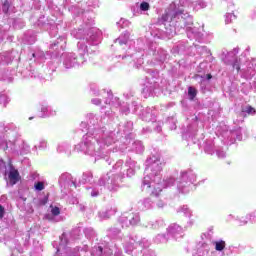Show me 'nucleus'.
<instances>
[{
	"label": "nucleus",
	"instance_id": "f257e3e1",
	"mask_svg": "<svg viewBox=\"0 0 256 256\" xmlns=\"http://www.w3.org/2000/svg\"><path fill=\"white\" fill-rule=\"evenodd\" d=\"M87 117L89 131L75 146V150L96 159H105L111 151L107 148L115 143V133L101 127V119L97 115L89 114Z\"/></svg>",
	"mask_w": 256,
	"mask_h": 256
},
{
	"label": "nucleus",
	"instance_id": "f03ea898",
	"mask_svg": "<svg viewBox=\"0 0 256 256\" xmlns=\"http://www.w3.org/2000/svg\"><path fill=\"white\" fill-rule=\"evenodd\" d=\"M165 162L161 160L159 154H153L146 160L145 177L142 182L143 191H147L150 195L158 197L163 191L161 188V171Z\"/></svg>",
	"mask_w": 256,
	"mask_h": 256
},
{
	"label": "nucleus",
	"instance_id": "7ed1b4c3",
	"mask_svg": "<svg viewBox=\"0 0 256 256\" xmlns=\"http://www.w3.org/2000/svg\"><path fill=\"white\" fill-rule=\"evenodd\" d=\"M119 179V174L108 172L99 179L98 183H90V186L86 187L87 195L99 197L102 187H105L108 191H117L119 189Z\"/></svg>",
	"mask_w": 256,
	"mask_h": 256
},
{
	"label": "nucleus",
	"instance_id": "20e7f679",
	"mask_svg": "<svg viewBox=\"0 0 256 256\" xmlns=\"http://www.w3.org/2000/svg\"><path fill=\"white\" fill-rule=\"evenodd\" d=\"M180 17L181 19H189V23H191L189 2L187 0H179L178 3L170 4L168 10L162 16V23H171Z\"/></svg>",
	"mask_w": 256,
	"mask_h": 256
},
{
	"label": "nucleus",
	"instance_id": "39448f33",
	"mask_svg": "<svg viewBox=\"0 0 256 256\" xmlns=\"http://www.w3.org/2000/svg\"><path fill=\"white\" fill-rule=\"evenodd\" d=\"M197 181V175L193 171L182 172L177 181V189L179 193L187 194L191 191L192 183Z\"/></svg>",
	"mask_w": 256,
	"mask_h": 256
},
{
	"label": "nucleus",
	"instance_id": "423d86ee",
	"mask_svg": "<svg viewBox=\"0 0 256 256\" xmlns=\"http://www.w3.org/2000/svg\"><path fill=\"white\" fill-rule=\"evenodd\" d=\"M143 57H145V50H128L126 55L122 56V63L125 65H132L133 67H141L143 65Z\"/></svg>",
	"mask_w": 256,
	"mask_h": 256
},
{
	"label": "nucleus",
	"instance_id": "0eeeda50",
	"mask_svg": "<svg viewBox=\"0 0 256 256\" xmlns=\"http://www.w3.org/2000/svg\"><path fill=\"white\" fill-rule=\"evenodd\" d=\"M101 41V32L97 28H92L89 33L88 37L85 39H81L78 42V49L80 51V55H83V53H87V45L85 43H88V45H99Z\"/></svg>",
	"mask_w": 256,
	"mask_h": 256
},
{
	"label": "nucleus",
	"instance_id": "6e6552de",
	"mask_svg": "<svg viewBox=\"0 0 256 256\" xmlns=\"http://www.w3.org/2000/svg\"><path fill=\"white\" fill-rule=\"evenodd\" d=\"M233 69H236L237 73H242L243 77L245 79H251L252 77H255L256 73V62H249L247 65V68H241V59H235L234 63H232Z\"/></svg>",
	"mask_w": 256,
	"mask_h": 256
},
{
	"label": "nucleus",
	"instance_id": "1a4fd4ad",
	"mask_svg": "<svg viewBox=\"0 0 256 256\" xmlns=\"http://www.w3.org/2000/svg\"><path fill=\"white\" fill-rule=\"evenodd\" d=\"M141 221L139 213L125 212L119 218V223L122 227H131V225H138Z\"/></svg>",
	"mask_w": 256,
	"mask_h": 256
},
{
	"label": "nucleus",
	"instance_id": "9d476101",
	"mask_svg": "<svg viewBox=\"0 0 256 256\" xmlns=\"http://www.w3.org/2000/svg\"><path fill=\"white\" fill-rule=\"evenodd\" d=\"M83 57L78 58L75 53H68L64 56L63 65L65 69H73V67H77V65H81L84 63Z\"/></svg>",
	"mask_w": 256,
	"mask_h": 256
},
{
	"label": "nucleus",
	"instance_id": "9b49d317",
	"mask_svg": "<svg viewBox=\"0 0 256 256\" xmlns=\"http://www.w3.org/2000/svg\"><path fill=\"white\" fill-rule=\"evenodd\" d=\"M150 55H153L154 59L156 61H159V63H165L167 61V57L169 54H167V51H165L162 48L157 49V44H151L149 48Z\"/></svg>",
	"mask_w": 256,
	"mask_h": 256
},
{
	"label": "nucleus",
	"instance_id": "f8f14e48",
	"mask_svg": "<svg viewBox=\"0 0 256 256\" xmlns=\"http://www.w3.org/2000/svg\"><path fill=\"white\" fill-rule=\"evenodd\" d=\"M57 115V108L53 106H49L47 104H42L40 106V111L38 113V117L41 119H47L49 117H55Z\"/></svg>",
	"mask_w": 256,
	"mask_h": 256
},
{
	"label": "nucleus",
	"instance_id": "ddd939ff",
	"mask_svg": "<svg viewBox=\"0 0 256 256\" xmlns=\"http://www.w3.org/2000/svg\"><path fill=\"white\" fill-rule=\"evenodd\" d=\"M202 241H200L198 244H197V252H198V255H201V256H207L209 255V251H211V246L209 245V242H207V235L203 234L202 236Z\"/></svg>",
	"mask_w": 256,
	"mask_h": 256
},
{
	"label": "nucleus",
	"instance_id": "4468645a",
	"mask_svg": "<svg viewBox=\"0 0 256 256\" xmlns=\"http://www.w3.org/2000/svg\"><path fill=\"white\" fill-rule=\"evenodd\" d=\"M168 235H171L174 239H181L183 237V227L179 224H171L167 228Z\"/></svg>",
	"mask_w": 256,
	"mask_h": 256
},
{
	"label": "nucleus",
	"instance_id": "2eb2a0df",
	"mask_svg": "<svg viewBox=\"0 0 256 256\" xmlns=\"http://www.w3.org/2000/svg\"><path fill=\"white\" fill-rule=\"evenodd\" d=\"M115 213H117V208L115 206H108L98 213V217L102 220L111 219Z\"/></svg>",
	"mask_w": 256,
	"mask_h": 256
},
{
	"label": "nucleus",
	"instance_id": "dca6fc26",
	"mask_svg": "<svg viewBox=\"0 0 256 256\" xmlns=\"http://www.w3.org/2000/svg\"><path fill=\"white\" fill-rule=\"evenodd\" d=\"M21 179L19 176V171L13 167V165H10V170L8 172V180L9 185H17V182Z\"/></svg>",
	"mask_w": 256,
	"mask_h": 256
},
{
	"label": "nucleus",
	"instance_id": "f3484780",
	"mask_svg": "<svg viewBox=\"0 0 256 256\" xmlns=\"http://www.w3.org/2000/svg\"><path fill=\"white\" fill-rule=\"evenodd\" d=\"M59 215H61V209H59V207L57 206H50V213L45 215V218L48 221H53V222H57L59 220H57V217H59Z\"/></svg>",
	"mask_w": 256,
	"mask_h": 256
},
{
	"label": "nucleus",
	"instance_id": "a211bd4d",
	"mask_svg": "<svg viewBox=\"0 0 256 256\" xmlns=\"http://www.w3.org/2000/svg\"><path fill=\"white\" fill-rule=\"evenodd\" d=\"M186 33L189 39H196V41H200L201 37H203V34L199 32V29L191 26L186 27Z\"/></svg>",
	"mask_w": 256,
	"mask_h": 256
},
{
	"label": "nucleus",
	"instance_id": "6ab92c4d",
	"mask_svg": "<svg viewBox=\"0 0 256 256\" xmlns=\"http://www.w3.org/2000/svg\"><path fill=\"white\" fill-rule=\"evenodd\" d=\"M126 165L128 167L125 169L127 177H133L135 175V171L140 168L139 165H137V162L131 159L126 162Z\"/></svg>",
	"mask_w": 256,
	"mask_h": 256
},
{
	"label": "nucleus",
	"instance_id": "aec40b11",
	"mask_svg": "<svg viewBox=\"0 0 256 256\" xmlns=\"http://www.w3.org/2000/svg\"><path fill=\"white\" fill-rule=\"evenodd\" d=\"M93 95L96 97H103L106 105H111V100L113 99V94L111 92H106L105 90H93Z\"/></svg>",
	"mask_w": 256,
	"mask_h": 256
},
{
	"label": "nucleus",
	"instance_id": "412c9836",
	"mask_svg": "<svg viewBox=\"0 0 256 256\" xmlns=\"http://www.w3.org/2000/svg\"><path fill=\"white\" fill-rule=\"evenodd\" d=\"M138 207L141 211H149V209H153V201L151 198H144L138 202Z\"/></svg>",
	"mask_w": 256,
	"mask_h": 256
},
{
	"label": "nucleus",
	"instance_id": "4be33fe9",
	"mask_svg": "<svg viewBox=\"0 0 256 256\" xmlns=\"http://www.w3.org/2000/svg\"><path fill=\"white\" fill-rule=\"evenodd\" d=\"M242 131L243 129L241 128L232 131H227L226 133L223 134V137H229V135H231V139H235V141H242Z\"/></svg>",
	"mask_w": 256,
	"mask_h": 256
},
{
	"label": "nucleus",
	"instance_id": "5701e85b",
	"mask_svg": "<svg viewBox=\"0 0 256 256\" xmlns=\"http://www.w3.org/2000/svg\"><path fill=\"white\" fill-rule=\"evenodd\" d=\"M5 245H7V247H10L13 253H15V251H17V253H23V248L19 243H17L16 240H8L7 242H5Z\"/></svg>",
	"mask_w": 256,
	"mask_h": 256
},
{
	"label": "nucleus",
	"instance_id": "b1692460",
	"mask_svg": "<svg viewBox=\"0 0 256 256\" xmlns=\"http://www.w3.org/2000/svg\"><path fill=\"white\" fill-rule=\"evenodd\" d=\"M65 247H67V234H62L60 236V244L54 256H59L60 253H63V251H65Z\"/></svg>",
	"mask_w": 256,
	"mask_h": 256
},
{
	"label": "nucleus",
	"instance_id": "393cba45",
	"mask_svg": "<svg viewBox=\"0 0 256 256\" xmlns=\"http://www.w3.org/2000/svg\"><path fill=\"white\" fill-rule=\"evenodd\" d=\"M135 239L127 237L124 239V249L126 253H131L135 249Z\"/></svg>",
	"mask_w": 256,
	"mask_h": 256
},
{
	"label": "nucleus",
	"instance_id": "a878e982",
	"mask_svg": "<svg viewBox=\"0 0 256 256\" xmlns=\"http://www.w3.org/2000/svg\"><path fill=\"white\" fill-rule=\"evenodd\" d=\"M112 173H115L116 175H125V169L123 170V160H119L116 162V164L113 166Z\"/></svg>",
	"mask_w": 256,
	"mask_h": 256
},
{
	"label": "nucleus",
	"instance_id": "bb28decb",
	"mask_svg": "<svg viewBox=\"0 0 256 256\" xmlns=\"http://www.w3.org/2000/svg\"><path fill=\"white\" fill-rule=\"evenodd\" d=\"M214 249L217 251L216 253H223L225 247H227V243L224 240H217L212 242Z\"/></svg>",
	"mask_w": 256,
	"mask_h": 256
},
{
	"label": "nucleus",
	"instance_id": "cd10ccee",
	"mask_svg": "<svg viewBox=\"0 0 256 256\" xmlns=\"http://www.w3.org/2000/svg\"><path fill=\"white\" fill-rule=\"evenodd\" d=\"M59 183H62L63 185H73V187H77L73 180H71V175L69 174H62L60 176Z\"/></svg>",
	"mask_w": 256,
	"mask_h": 256
},
{
	"label": "nucleus",
	"instance_id": "c85d7f7f",
	"mask_svg": "<svg viewBox=\"0 0 256 256\" xmlns=\"http://www.w3.org/2000/svg\"><path fill=\"white\" fill-rule=\"evenodd\" d=\"M165 225V222L161 219H158L156 221H150L148 225H145V227H149V229H160V227H163Z\"/></svg>",
	"mask_w": 256,
	"mask_h": 256
},
{
	"label": "nucleus",
	"instance_id": "c756f323",
	"mask_svg": "<svg viewBox=\"0 0 256 256\" xmlns=\"http://www.w3.org/2000/svg\"><path fill=\"white\" fill-rule=\"evenodd\" d=\"M178 213H182L184 217H188V219H191L193 217V211L188 206H181L178 210Z\"/></svg>",
	"mask_w": 256,
	"mask_h": 256
},
{
	"label": "nucleus",
	"instance_id": "7c9ffc66",
	"mask_svg": "<svg viewBox=\"0 0 256 256\" xmlns=\"http://www.w3.org/2000/svg\"><path fill=\"white\" fill-rule=\"evenodd\" d=\"M9 29V25H6L3 29L0 28V41H3V33ZM0 63H9V60L5 55L0 54Z\"/></svg>",
	"mask_w": 256,
	"mask_h": 256
},
{
	"label": "nucleus",
	"instance_id": "2f4dec72",
	"mask_svg": "<svg viewBox=\"0 0 256 256\" xmlns=\"http://www.w3.org/2000/svg\"><path fill=\"white\" fill-rule=\"evenodd\" d=\"M142 119L143 121H153V110H151V108H146L143 112H142Z\"/></svg>",
	"mask_w": 256,
	"mask_h": 256
},
{
	"label": "nucleus",
	"instance_id": "473e14b6",
	"mask_svg": "<svg viewBox=\"0 0 256 256\" xmlns=\"http://www.w3.org/2000/svg\"><path fill=\"white\" fill-rule=\"evenodd\" d=\"M58 153H66L67 155H71V146L67 143H62L57 148Z\"/></svg>",
	"mask_w": 256,
	"mask_h": 256
},
{
	"label": "nucleus",
	"instance_id": "72a5a7b5",
	"mask_svg": "<svg viewBox=\"0 0 256 256\" xmlns=\"http://www.w3.org/2000/svg\"><path fill=\"white\" fill-rule=\"evenodd\" d=\"M0 149H2L3 151H7V149H9V143L7 141H2L0 143ZM4 169H5V162H3V160H0V173Z\"/></svg>",
	"mask_w": 256,
	"mask_h": 256
},
{
	"label": "nucleus",
	"instance_id": "f704fd0d",
	"mask_svg": "<svg viewBox=\"0 0 256 256\" xmlns=\"http://www.w3.org/2000/svg\"><path fill=\"white\" fill-rule=\"evenodd\" d=\"M242 113L243 115H251L252 117L256 115V109L252 107L251 105H246L242 107Z\"/></svg>",
	"mask_w": 256,
	"mask_h": 256
},
{
	"label": "nucleus",
	"instance_id": "c9c22d12",
	"mask_svg": "<svg viewBox=\"0 0 256 256\" xmlns=\"http://www.w3.org/2000/svg\"><path fill=\"white\" fill-rule=\"evenodd\" d=\"M132 149L136 153H143V151H145V147H143V143H141V141H135L132 144Z\"/></svg>",
	"mask_w": 256,
	"mask_h": 256
},
{
	"label": "nucleus",
	"instance_id": "e433bc0d",
	"mask_svg": "<svg viewBox=\"0 0 256 256\" xmlns=\"http://www.w3.org/2000/svg\"><path fill=\"white\" fill-rule=\"evenodd\" d=\"M39 149L40 151H45L47 149V140L45 139H40L38 146H34L33 150L37 151Z\"/></svg>",
	"mask_w": 256,
	"mask_h": 256
},
{
	"label": "nucleus",
	"instance_id": "4c0bfd02",
	"mask_svg": "<svg viewBox=\"0 0 256 256\" xmlns=\"http://www.w3.org/2000/svg\"><path fill=\"white\" fill-rule=\"evenodd\" d=\"M129 41V33L124 34V36H120L118 39H116L115 43H119L120 45H127V42Z\"/></svg>",
	"mask_w": 256,
	"mask_h": 256
},
{
	"label": "nucleus",
	"instance_id": "58836bf2",
	"mask_svg": "<svg viewBox=\"0 0 256 256\" xmlns=\"http://www.w3.org/2000/svg\"><path fill=\"white\" fill-rule=\"evenodd\" d=\"M30 151H31V146H29L27 142H22L21 150H20L21 155H27V153H30Z\"/></svg>",
	"mask_w": 256,
	"mask_h": 256
},
{
	"label": "nucleus",
	"instance_id": "ea45409f",
	"mask_svg": "<svg viewBox=\"0 0 256 256\" xmlns=\"http://www.w3.org/2000/svg\"><path fill=\"white\" fill-rule=\"evenodd\" d=\"M237 19V16L233 13H226L225 15V23L229 25V23H233Z\"/></svg>",
	"mask_w": 256,
	"mask_h": 256
},
{
	"label": "nucleus",
	"instance_id": "a19ab883",
	"mask_svg": "<svg viewBox=\"0 0 256 256\" xmlns=\"http://www.w3.org/2000/svg\"><path fill=\"white\" fill-rule=\"evenodd\" d=\"M167 235L165 234H158L155 238L154 241L155 243H167Z\"/></svg>",
	"mask_w": 256,
	"mask_h": 256
},
{
	"label": "nucleus",
	"instance_id": "79ce46f5",
	"mask_svg": "<svg viewBox=\"0 0 256 256\" xmlns=\"http://www.w3.org/2000/svg\"><path fill=\"white\" fill-rule=\"evenodd\" d=\"M214 147H215V143L206 142L205 147H204V150H205L209 155H213V153H214V151H213Z\"/></svg>",
	"mask_w": 256,
	"mask_h": 256
},
{
	"label": "nucleus",
	"instance_id": "37998d69",
	"mask_svg": "<svg viewBox=\"0 0 256 256\" xmlns=\"http://www.w3.org/2000/svg\"><path fill=\"white\" fill-rule=\"evenodd\" d=\"M93 181V174L91 173H84L82 176V183H91Z\"/></svg>",
	"mask_w": 256,
	"mask_h": 256
},
{
	"label": "nucleus",
	"instance_id": "c03bdc74",
	"mask_svg": "<svg viewBox=\"0 0 256 256\" xmlns=\"http://www.w3.org/2000/svg\"><path fill=\"white\" fill-rule=\"evenodd\" d=\"M7 103H9V97H7L6 94L0 93V105L7 107Z\"/></svg>",
	"mask_w": 256,
	"mask_h": 256
},
{
	"label": "nucleus",
	"instance_id": "a18cd8bd",
	"mask_svg": "<svg viewBox=\"0 0 256 256\" xmlns=\"http://www.w3.org/2000/svg\"><path fill=\"white\" fill-rule=\"evenodd\" d=\"M84 235L85 237H87V239H91V237L95 236V231L93 230V228H85Z\"/></svg>",
	"mask_w": 256,
	"mask_h": 256
},
{
	"label": "nucleus",
	"instance_id": "49530a36",
	"mask_svg": "<svg viewBox=\"0 0 256 256\" xmlns=\"http://www.w3.org/2000/svg\"><path fill=\"white\" fill-rule=\"evenodd\" d=\"M174 183H175V177H170L164 180L165 187H173Z\"/></svg>",
	"mask_w": 256,
	"mask_h": 256
},
{
	"label": "nucleus",
	"instance_id": "de8ad7c7",
	"mask_svg": "<svg viewBox=\"0 0 256 256\" xmlns=\"http://www.w3.org/2000/svg\"><path fill=\"white\" fill-rule=\"evenodd\" d=\"M216 155L219 159H225L227 157V153L221 148L216 150Z\"/></svg>",
	"mask_w": 256,
	"mask_h": 256
},
{
	"label": "nucleus",
	"instance_id": "09e8293b",
	"mask_svg": "<svg viewBox=\"0 0 256 256\" xmlns=\"http://www.w3.org/2000/svg\"><path fill=\"white\" fill-rule=\"evenodd\" d=\"M34 189H35L36 191H43V189H45V183H43V182H41V181L36 182V183L34 184Z\"/></svg>",
	"mask_w": 256,
	"mask_h": 256
},
{
	"label": "nucleus",
	"instance_id": "8fccbe9b",
	"mask_svg": "<svg viewBox=\"0 0 256 256\" xmlns=\"http://www.w3.org/2000/svg\"><path fill=\"white\" fill-rule=\"evenodd\" d=\"M188 95H189L190 99H195V97L197 96V90L193 87H189Z\"/></svg>",
	"mask_w": 256,
	"mask_h": 256
},
{
	"label": "nucleus",
	"instance_id": "3c124183",
	"mask_svg": "<svg viewBox=\"0 0 256 256\" xmlns=\"http://www.w3.org/2000/svg\"><path fill=\"white\" fill-rule=\"evenodd\" d=\"M93 256H103V248L98 246L95 250L92 251Z\"/></svg>",
	"mask_w": 256,
	"mask_h": 256
},
{
	"label": "nucleus",
	"instance_id": "603ef678",
	"mask_svg": "<svg viewBox=\"0 0 256 256\" xmlns=\"http://www.w3.org/2000/svg\"><path fill=\"white\" fill-rule=\"evenodd\" d=\"M11 3L9 2V0H5L3 5H2V11L3 13H9V7H10Z\"/></svg>",
	"mask_w": 256,
	"mask_h": 256
},
{
	"label": "nucleus",
	"instance_id": "864d4df0",
	"mask_svg": "<svg viewBox=\"0 0 256 256\" xmlns=\"http://www.w3.org/2000/svg\"><path fill=\"white\" fill-rule=\"evenodd\" d=\"M138 245H139V247H142V248L149 247V240L143 238L138 241Z\"/></svg>",
	"mask_w": 256,
	"mask_h": 256
},
{
	"label": "nucleus",
	"instance_id": "5fc2aeb1",
	"mask_svg": "<svg viewBox=\"0 0 256 256\" xmlns=\"http://www.w3.org/2000/svg\"><path fill=\"white\" fill-rule=\"evenodd\" d=\"M246 219H249V221H251V223H256V210L253 211L252 213L248 214L246 216Z\"/></svg>",
	"mask_w": 256,
	"mask_h": 256
},
{
	"label": "nucleus",
	"instance_id": "6e6d98bb",
	"mask_svg": "<svg viewBox=\"0 0 256 256\" xmlns=\"http://www.w3.org/2000/svg\"><path fill=\"white\" fill-rule=\"evenodd\" d=\"M67 256H79V248H74L73 251L67 250Z\"/></svg>",
	"mask_w": 256,
	"mask_h": 256
},
{
	"label": "nucleus",
	"instance_id": "4d7b16f0",
	"mask_svg": "<svg viewBox=\"0 0 256 256\" xmlns=\"http://www.w3.org/2000/svg\"><path fill=\"white\" fill-rule=\"evenodd\" d=\"M133 130V122L129 121L125 124L124 133H129V131Z\"/></svg>",
	"mask_w": 256,
	"mask_h": 256
},
{
	"label": "nucleus",
	"instance_id": "13d9d810",
	"mask_svg": "<svg viewBox=\"0 0 256 256\" xmlns=\"http://www.w3.org/2000/svg\"><path fill=\"white\" fill-rule=\"evenodd\" d=\"M239 221V216H235L233 214H229L228 216H226V221L227 223H229L230 221Z\"/></svg>",
	"mask_w": 256,
	"mask_h": 256
},
{
	"label": "nucleus",
	"instance_id": "bf43d9fd",
	"mask_svg": "<svg viewBox=\"0 0 256 256\" xmlns=\"http://www.w3.org/2000/svg\"><path fill=\"white\" fill-rule=\"evenodd\" d=\"M197 7L198 9H205V7H207V2L203 0H199L197 2Z\"/></svg>",
	"mask_w": 256,
	"mask_h": 256
},
{
	"label": "nucleus",
	"instance_id": "052dcab7",
	"mask_svg": "<svg viewBox=\"0 0 256 256\" xmlns=\"http://www.w3.org/2000/svg\"><path fill=\"white\" fill-rule=\"evenodd\" d=\"M140 9H141V11H149V3H147V2H142V3L140 4Z\"/></svg>",
	"mask_w": 256,
	"mask_h": 256
},
{
	"label": "nucleus",
	"instance_id": "680f3d73",
	"mask_svg": "<svg viewBox=\"0 0 256 256\" xmlns=\"http://www.w3.org/2000/svg\"><path fill=\"white\" fill-rule=\"evenodd\" d=\"M119 233H121V230L119 228H111L110 229L111 235H119Z\"/></svg>",
	"mask_w": 256,
	"mask_h": 256
},
{
	"label": "nucleus",
	"instance_id": "e2e57ef3",
	"mask_svg": "<svg viewBox=\"0 0 256 256\" xmlns=\"http://www.w3.org/2000/svg\"><path fill=\"white\" fill-rule=\"evenodd\" d=\"M156 207H157L158 209H163V207H165V202H163V200H158V201L156 202Z\"/></svg>",
	"mask_w": 256,
	"mask_h": 256
},
{
	"label": "nucleus",
	"instance_id": "0e129e2a",
	"mask_svg": "<svg viewBox=\"0 0 256 256\" xmlns=\"http://www.w3.org/2000/svg\"><path fill=\"white\" fill-rule=\"evenodd\" d=\"M118 25H122V27H127L129 25V21H126L125 19H121L118 22Z\"/></svg>",
	"mask_w": 256,
	"mask_h": 256
},
{
	"label": "nucleus",
	"instance_id": "69168bd1",
	"mask_svg": "<svg viewBox=\"0 0 256 256\" xmlns=\"http://www.w3.org/2000/svg\"><path fill=\"white\" fill-rule=\"evenodd\" d=\"M91 101L93 105H101V98H93Z\"/></svg>",
	"mask_w": 256,
	"mask_h": 256
},
{
	"label": "nucleus",
	"instance_id": "338daca9",
	"mask_svg": "<svg viewBox=\"0 0 256 256\" xmlns=\"http://www.w3.org/2000/svg\"><path fill=\"white\" fill-rule=\"evenodd\" d=\"M240 223V225H247L248 221L247 219L238 217V220H236Z\"/></svg>",
	"mask_w": 256,
	"mask_h": 256
},
{
	"label": "nucleus",
	"instance_id": "774afa93",
	"mask_svg": "<svg viewBox=\"0 0 256 256\" xmlns=\"http://www.w3.org/2000/svg\"><path fill=\"white\" fill-rule=\"evenodd\" d=\"M121 111H122V113H125V115H127V113H129V107L128 106H122Z\"/></svg>",
	"mask_w": 256,
	"mask_h": 256
}]
</instances>
